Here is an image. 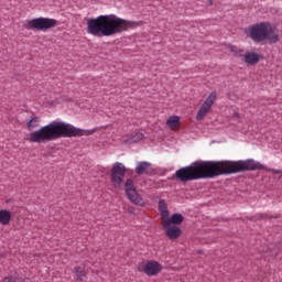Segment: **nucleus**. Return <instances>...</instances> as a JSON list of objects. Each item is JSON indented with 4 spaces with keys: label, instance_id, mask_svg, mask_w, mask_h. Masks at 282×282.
<instances>
[{
    "label": "nucleus",
    "instance_id": "11",
    "mask_svg": "<svg viewBox=\"0 0 282 282\" xmlns=\"http://www.w3.org/2000/svg\"><path fill=\"white\" fill-rule=\"evenodd\" d=\"M180 124H181L180 116H171L166 120V127H169V129H171V131H178Z\"/></svg>",
    "mask_w": 282,
    "mask_h": 282
},
{
    "label": "nucleus",
    "instance_id": "2",
    "mask_svg": "<svg viewBox=\"0 0 282 282\" xmlns=\"http://www.w3.org/2000/svg\"><path fill=\"white\" fill-rule=\"evenodd\" d=\"M94 133H96V130H85L74 127L72 123L52 121L31 132L26 140L35 144H46V142H53V140L59 138H83V135H94Z\"/></svg>",
    "mask_w": 282,
    "mask_h": 282
},
{
    "label": "nucleus",
    "instance_id": "14",
    "mask_svg": "<svg viewBox=\"0 0 282 282\" xmlns=\"http://www.w3.org/2000/svg\"><path fill=\"white\" fill-rule=\"evenodd\" d=\"M149 169H151V163L139 162L137 163L135 173L137 175H144L145 173H149Z\"/></svg>",
    "mask_w": 282,
    "mask_h": 282
},
{
    "label": "nucleus",
    "instance_id": "1",
    "mask_svg": "<svg viewBox=\"0 0 282 282\" xmlns=\"http://www.w3.org/2000/svg\"><path fill=\"white\" fill-rule=\"evenodd\" d=\"M248 171V162L243 161H198L175 172L178 182L195 180H213L219 175H232Z\"/></svg>",
    "mask_w": 282,
    "mask_h": 282
},
{
    "label": "nucleus",
    "instance_id": "21",
    "mask_svg": "<svg viewBox=\"0 0 282 282\" xmlns=\"http://www.w3.org/2000/svg\"><path fill=\"white\" fill-rule=\"evenodd\" d=\"M124 189H126V195H129L131 191H135V185L133 184V180L128 178L124 183Z\"/></svg>",
    "mask_w": 282,
    "mask_h": 282
},
{
    "label": "nucleus",
    "instance_id": "8",
    "mask_svg": "<svg viewBox=\"0 0 282 282\" xmlns=\"http://www.w3.org/2000/svg\"><path fill=\"white\" fill-rule=\"evenodd\" d=\"M215 100H217V91H212L206 100L203 102V105L199 107L197 113H196V120L200 121L210 113V109H213V105H215Z\"/></svg>",
    "mask_w": 282,
    "mask_h": 282
},
{
    "label": "nucleus",
    "instance_id": "12",
    "mask_svg": "<svg viewBox=\"0 0 282 282\" xmlns=\"http://www.w3.org/2000/svg\"><path fill=\"white\" fill-rule=\"evenodd\" d=\"M128 199L135 204V206H144V199L140 197V194H138V191H131L130 194H127Z\"/></svg>",
    "mask_w": 282,
    "mask_h": 282
},
{
    "label": "nucleus",
    "instance_id": "19",
    "mask_svg": "<svg viewBox=\"0 0 282 282\" xmlns=\"http://www.w3.org/2000/svg\"><path fill=\"white\" fill-rule=\"evenodd\" d=\"M263 165L254 160H248V171H259Z\"/></svg>",
    "mask_w": 282,
    "mask_h": 282
},
{
    "label": "nucleus",
    "instance_id": "18",
    "mask_svg": "<svg viewBox=\"0 0 282 282\" xmlns=\"http://www.w3.org/2000/svg\"><path fill=\"white\" fill-rule=\"evenodd\" d=\"M41 124V118L39 117H33L28 123L26 127L29 131H32V129H36V127H40Z\"/></svg>",
    "mask_w": 282,
    "mask_h": 282
},
{
    "label": "nucleus",
    "instance_id": "10",
    "mask_svg": "<svg viewBox=\"0 0 282 282\" xmlns=\"http://www.w3.org/2000/svg\"><path fill=\"white\" fill-rule=\"evenodd\" d=\"M165 228V235L169 237V239L175 240L182 235V229L177 226H166Z\"/></svg>",
    "mask_w": 282,
    "mask_h": 282
},
{
    "label": "nucleus",
    "instance_id": "17",
    "mask_svg": "<svg viewBox=\"0 0 282 282\" xmlns=\"http://www.w3.org/2000/svg\"><path fill=\"white\" fill-rule=\"evenodd\" d=\"M143 138L144 134H142L141 132H132L129 139L126 140V142H128V144H133L135 142H140Z\"/></svg>",
    "mask_w": 282,
    "mask_h": 282
},
{
    "label": "nucleus",
    "instance_id": "24",
    "mask_svg": "<svg viewBox=\"0 0 282 282\" xmlns=\"http://www.w3.org/2000/svg\"><path fill=\"white\" fill-rule=\"evenodd\" d=\"M267 171H270V173H272L273 175H278V173L282 174L281 170H275V169H267Z\"/></svg>",
    "mask_w": 282,
    "mask_h": 282
},
{
    "label": "nucleus",
    "instance_id": "25",
    "mask_svg": "<svg viewBox=\"0 0 282 282\" xmlns=\"http://www.w3.org/2000/svg\"><path fill=\"white\" fill-rule=\"evenodd\" d=\"M208 6H213V0H207Z\"/></svg>",
    "mask_w": 282,
    "mask_h": 282
},
{
    "label": "nucleus",
    "instance_id": "15",
    "mask_svg": "<svg viewBox=\"0 0 282 282\" xmlns=\"http://www.w3.org/2000/svg\"><path fill=\"white\" fill-rule=\"evenodd\" d=\"M227 50L228 52H230V54H235V56H243V61L245 63H248V53L239 50L237 46H232V45H227Z\"/></svg>",
    "mask_w": 282,
    "mask_h": 282
},
{
    "label": "nucleus",
    "instance_id": "13",
    "mask_svg": "<svg viewBox=\"0 0 282 282\" xmlns=\"http://www.w3.org/2000/svg\"><path fill=\"white\" fill-rule=\"evenodd\" d=\"M10 221H12V213L8 209H0L1 226H9Z\"/></svg>",
    "mask_w": 282,
    "mask_h": 282
},
{
    "label": "nucleus",
    "instance_id": "3",
    "mask_svg": "<svg viewBox=\"0 0 282 282\" xmlns=\"http://www.w3.org/2000/svg\"><path fill=\"white\" fill-rule=\"evenodd\" d=\"M140 22L122 19L116 14L99 15L87 20V33L91 36H115L139 28Z\"/></svg>",
    "mask_w": 282,
    "mask_h": 282
},
{
    "label": "nucleus",
    "instance_id": "22",
    "mask_svg": "<svg viewBox=\"0 0 282 282\" xmlns=\"http://www.w3.org/2000/svg\"><path fill=\"white\" fill-rule=\"evenodd\" d=\"M76 276L79 279V281H83V276H85V267H76L75 268Z\"/></svg>",
    "mask_w": 282,
    "mask_h": 282
},
{
    "label": "nucleus",
    "instance_id": "16",
    "mask_svg": "<svg viewBox=\"0 0 282 282\" xmlns=\"http://www.w3.org/2000/svg\"><path fill=\"white\" fill-rule=\"evenodd\" d=\"M184 221V216L182 214H173L170 218L169 216V224H162L163 227L171 226V224H175L176 226H180Z\"/></svg>",
    "mask_w": 282,
    "mask_h": 282
},
{
    "label": "nucleus",
    "instance_id": "4",
    "mask_svg": "<svg viewBox=\"0 0 282 282\" xmlns=\"http://www.w3.org/2000/svg\"><path fill=\"white\" fill-rule=\"evenodd\" d=\"M250 36L254 43H279V34L270 23H260L251 28Z\"/></svg>",
    "mask_w": 282,
    "mask_h": 282
},
{
    "label": "nucleus",
    "instance_id": "20",
    "mask_svg": "<svg viewBox=\"0 0 282 282\" xmlns=\"http://www.w3.org/2000/svg\"><path fill=\"white\" fill-rule=\"evenodd\" d=\"M259 54L254 53V52H250L248 53V64L249 65H257V63H259Z\"/></svg>",
    "mask_w": 282,
    "mask_h": 282
},
{
    "label": "nucleus",
    "instance_id": "5",
    "mask_svg": "<svg viewBox=\"0 0 282 282\" xmlns=\"http://www.w3.org/2000/svg\"><path fill=\"white\" fill-rule=\"evenodd\" d=\"M58 25V21L52 18H35L24 22L25 30H36L37 32H47Z\"/></svg>",
    "mask_w": 282,
    "mask_h": 282
},
{
    "label": "nucleus",
    "instance_id": "23",
    "mask_svg": "<svg viewBox=\"0 0 282 282\" xmlns=\"http://www.w3.org/2000/svg\"><path fill=\"white\" fill-rule=\"evenodd\" d=\"M2 282H23V281H21V279L17 276H8V278H4Z\"/></svg>",
    "mask_w": 282,
    "mask_h": 282
},
{
    "label": "nucleus",
    "instance_id": "7",
    "mask_svg": "<svg viewBox=\"0 0 282 282\" xmlns=\"http://www.w3.org/2000/svg\"><path fill=\"white\" fill-rule=\"evenodd\" d=\"M162 269V264L155 260H149L138 265V272H143L147 276H158Z\"/></svg>",
    "mask_w": 282,
    "mask_h": 282
},
{
    "label": "nucleus",
    "instance_id": "9",
    "mask_svg": "<svg viewBox=\"0 0 282 282\" xmlns=\"http://www.w3.org/2000/svg\"><path fill=\"white\" fill-rule=\"evenodd\" d=\"M159 210L161 214V221L162 224H169V205H166V200L160 199L159 200Z\"/></svg>",
    "mask_w": 282,
    "mask_h": 282
},
{
    "label": "nucleus",
    "instance_id": "6",
    "mask_svg": "<svg viewBox=\"0 0 282 282\" xmlns=\"http://www.w3.org/2000/svg\"><path fill=\"white\" fill-rule=\"evenodd\" d=\"M124 175H127V167L120 162H116L111 167L110 180L116 188L122 186L124 182Z\"/></svg>",
    "mask_w": 282,
    "mask_h": 282
}]
</instances>
